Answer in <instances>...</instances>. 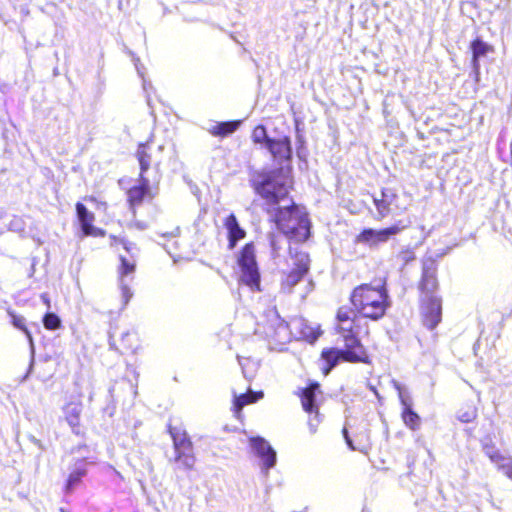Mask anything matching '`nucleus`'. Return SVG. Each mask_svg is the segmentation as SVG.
<instances>
[{"mask_svg": "<svg viewBox=\"0 0 512 512\" xmlns=\"http://www.w3.org/2000/svg\"><path fill=\"white\" fill-rule=\"evenodd\" d=\"M418 307L422 324L430 330L435 329L442 321L441 296L418 298Z\"/></svg>", "mask_w": 512, "mask_h": 512, "instance_id": "obj_8", "label": "nucleus"}, {"mask_svg": "<svg viewBox=\"0 0 512 512\" xmlns=\"http://www.w3.org/2000/svg\"><path fill=\"white\" fill-rule=\"evenodd\" d=\"M43 325L47 330H57L61 327V320L55 313L48 312L43 317Z\"/></svg>", "mask_w": 512, "mask_h": 512, "instance_id": "obj_33", "label": "nucleus"}, {"mask_svg": "<svg viewBox=\"0 0 512 512\" xmlns=\"http://www.w3.org/2000/svg\"><path fill=\"white\" fill-rule=\"evenodd\" d=\"M44 303H46L47 307H50V300L46 295L42 296Z\"/></svg>", "mask_w": 512, "mask_h": 512, "instance_id": "obj_44", "label": "nucleus"}, {"mask_svg": "<svg viewBox=\"0 0 512 512\" xmlns=\"http://www.w3.org/2000/svg\"><path fill=\"white\" fill-rule=\"evenodd\" d=\"M399 231L397 226H390L380 230L364 229L358 236L357 242L368 245H377L387 241L392 235Z\"/></svg>", "mask_w": 512, "mask_h": 512, "instance_id": "obj_15", "label": "nucleus"}, {"mask_svg": "<svg viewBox=\"0 0 512 512\" xmlns=\"http://www.w3.org/2000/svg\"><path fill=\"white\" fill-rule=\"evenodd\" d=\"M400 257L404 264H407L416 259L415 253L412 250H403L400 253Z\"/></svg>", "mask_w": 512, "mask_h": 512, "instance_id": "obj_38", "label": "nucleus"}, {"mask_svg": "<svg viewBox=\"0 0 512 512\" xmlns=\"http://www.w3.org/2000/svg\"><path fill=\"white\" fill-rule=\"evenodd\" d=\"M109 239L111 247H117L118 245H121L127 253L132 254L133 251L137 249L136 244L133 241L129 240L125 235H110Z\"/></svg>", "mask_w": 512, "mask_h": 512, "instance_id": "obj_26", "label": "nucleus"}, {"mask_svg": "<svg viewBox=\"0 0 512 512\" xmlns=\"http://www.w3.org/2000/svg\"><path fill=\"white\" fill-rule=\"evenodd\" d=\"M86 469L84 467L73 470L66 481V491L70 492L76 485L81 482V479L86 475Z\"/></svg>", "mask_w": 512, "mask_h": 512, "instance_id": "obj_29", "label": "nucleus"}, {"mask_svg": "<svg viewBox=\"0 0 512 512\" xmlns=\"http://www.w3.org/2000/svg\"><path fill=\"white\" fill-rule=\"evenodd\" d=\"M266 148L275 159L288 160L291 158V143L288 137H282L278 140L267 139Z\"/></svg>", "mask_w": 512, "mask_h": 512, "instance_id": "obj_17", "label": "nucleus"}, {"mask_svg": "<svg viewBox=\"0 0 512 512\" xmlns=\"http://www.w3.org/2000/svg\"><path fill=\"white\" fill-rule=\"evenodd\" d=\"M293 259V267L297 270L304 271L306 273L309 272L310 269V258L308 253L302 251H296L294 254H291Z\"/></svg>", "mask_w": 512, "mask_h": 512, "instance_id": "obj_24", "label": "nucleus"}, {"mask_svg": "<svg viewBox=\"0 0 512 512\" xmlns=\"http://www.w3.org/2000/svg\"><path fill=\"white\" fill-rule=\"evenodd\" d=\"M120 264L118 266V274L120 278H123L125 276H128L129 274H132L136 270V262L135 260H128L124 256L119 257Z\"/></svg>", "mask_w": 512, "mask_h": 512, "instance_id": "obj_28", "label": "nucleus"}, {"mask_svg": "<svg viewBox=\"0 0 512 512\" xmlns=\"http://www.w3.org/2000/svg\"><path fill=\"white\" fill-rule=\"evenodd\" d=\"M440 289L438 280V263L427 258L422 262L421 276L417 282L418 298L437 297Z\"/></svg>", "mask_w": 512, "mask_h": 512, "instance_id": "obj_6", "label": "nucleus"}, {"mask_svg": "<svg viewBox=\"0 0 512 512\" xmlns=\"http://www.w3.org/2000/svg\"><path fill=\"white\" fill-rule=\"evenodd\" d=\"M236 263L239 267V283L252 291H261V274L253 242H248L241 248Z\"/></svg>", "mask_w": 512, "mask_h": 512, "instance_id": "obj_4", "label": "nucleus"}, {"mask_svg": "<svg viewBox=\"0 0 512 512\" xmlns=\"http://www.w3.org/2000/svg\"><path fill=\"white\" fill-rule=\"evenodd\" d=\"M136 68H137V72L140 74V76L143 77V74L137 64H136Z\"/></svg>", "mask_w": 512, "mask_h": 512, "instance_id": "obj_45", "label": "nucleus"}, {"mask_svg": "<svg viewBox=\"0 0 512 512\" xmlns=\"http://www.w3.org/2000/svg\"><path fill=\"white\" fill-rule=\"evenodd\" d=\"M275 224L293 223L310 224L305 207L292 205L283 208H275L273 219Z\"/></svg>", "mask_w": 512, "mask_h": 512, "instance_id": "obj_10", "label": "nucleus"}, {"mask_svg": "<svg viewBox=\"0 0 512 512\" xmlns=\"http://www.w3.org/2000/svg\"><path fill=\"white\" fill-rule=\"evenodd\" d=\"M111 338V345L121 354L135 353L139 347V337L134 331L124 332L119 338Z\"/></svg>", "mask_w": 512, "mask_h": 512, "instance_id": "obj_16", "label": "nucleus"}, {"mask_svg": "<svg viewBox=\"0 0 512 512\" xmlns=\"http://www.w3.org/2000/svg\"><path fill=\"white\" fill-rule=\"evenodd\" d=\"M250 445L262 461L263 468L268 471L275 466L276 463V452L270 446V444L262 437H251Z\"/></svg>", "mask_w": 512, "mask_h": 512, "instance_id": "obj_12", "label": "nucleus"}, {"mask_svg": "<svg viewBox=\"0 0 512 512\" xmlns=\"http://www.w3.org/2000/svg\"><path fill=\"white\" fill-rule=\"evenodd\" d=\"M320 334V331H312L309 335L306 336V339L308 342L313 343L319 338Z\"/></svg>", "mask_w": 512, "mask_h": 512, "instance_id": "obj_39", "label": "nucleus"}, {"mask_svg": "<svg viewBox=\"0 0 512 512\" xmlns=\"http://www.w3.org/2000/svg\"><path fill=\"white\" fill-rule=\"evenodd\" d=\"M252 139L255 143H265V147L267 146V139H270L267 136V132L264 126L259 125L255 127L252 133Z\"/></svg>", "mask_w": 512, "mask_h": 512, "instance_id": "obj_35", "label": "nucleus"}, {"mask_svg": "<svg viewBox=\"0 0 512 512\" xmlns=\"http://www.w3.org/2000/svg\"><path fill=\"white\" fill-rule=\"evenodd\" d=\"M228 248L233 249L238 241L242 240L246 236V232L240 226H228Z\"/></svg>", "mask_w": 512, "mask_h": 512, "instance_id": "obj_27", "label": "nucleus"}, {"mask_svg": "<svg viewBox=\"0 0 512 512\" xmlns=\"http://www.w3.org/2000/svg\"><path fill=\"white\" fill-rule=\"evenodd\" d=\"M477 415V407L473 404H467L459 409L457 418L462 423H471L477 418Z\"/></svg>", "mask_w": 512, "mask_h": 512, "instance_id": "obj_25", "label": "nucleus"}, {"mask_svg": "<svg viewBox=\"0 0 512 512\" xmlns=\"http://www.w3.org/2000/svg\"><path fill=\"white\" fill-rule=\"evenodd\" d=\"M306 272L291 268L284 277L283 283L288 287H293L298 284L305 276Z\"/></svg>", "mask_w": 512, "mask_h": 512, "instance_id": "obj_30", "label": "nucleus"}, {"mask_svg": "<svg viewBox=\"0 0 512 512\" xmlns=\"http://www.w3.org/2000/svg\"><path fill=\"white\" fill-rule=\"evenodd\" d=\"M487 456L493 463H496V464H499L500 462H502L506 459L505 456L498 449L492 450V451H487Z\"/></svg>", "mask_w": 512, "mask_h": 512, "instance_id": "obj_36", "label": "nucleus"}, {"mask_svg": "<svg viewBox=\"0 0 512 512\" xmlns=\"http://www.w3.org/2000/svg\"><path fill=\"white\" fill-rule=\"evenodd\" d=\"M146 148V144H140L137 150V158L140 163L141 173L147 171L150 167L151 158L147 153Z\"/></svg>", "mask_w": 512, "mask_h": 512, "instance_id": "obj_31", "label": "nucleus"}, {"mask_svg": "<svg viewBox=\"0 0 512 512\" xmlns=\"http://www.w3.org/2000/svg\"><path fill=\"white\" fill-rule=\"evenodd\" d=\"M11 317H12V324L16 328H18L21 331H23L25 333V335L27 336V338L31 341L32 340V335H31L30 331L28 330V328L26 326L25 318L20 316V315H16V314H11Z\"/></svg>", "mask_w": 512, "mask_h": 512, "instance_id": "obj_34", "label": "nucleus"}, {"mask_svg": "<svg viewBox=\"0 0 512 512\" xmlns=\"http://www.w3.org/2000/svg\"><path fill=\"white\" fill-rule=\"evenodd\" d=\"M399 401L402 407L400 416L404 425L411 431L419 430L422 420L418 413L414 411L412 400L400 393Z\"/></svg>", "mask_w": 512, "mask_h": 512, "instance_id": "obj_14", "label": "nucleus"}, {"mask_svg": "<svg viewBox=\"0 0 512 512\" xmlns=\"http://www.w3.org/2000/svg\"><path fill=\"white\" fill-rule=\"evenodd\" d=\"M263 397L264 393L262 391L248 390L246 393L234 397L232 410L234 413L239 414L246 405L256 403Z\"/></svg>", "mask_w": 512, "mask_h": 512, "instance_id": "obj_20", "label": "nucleus"}, {"mask_svg": "<svg viewBox=\"0 0 512 512\" xmlns=\"http://www.w3.org/2000/svg\"><path fill=\"white\" fill-rule=\"evenodd\" d=\"M343 435H344V438L346 440V443L347 445L352 449V450H356L357 448L353 445V442L352 440L350 439L349 435H348V430L346 428H343Z\"/></svg>", "mask_w": 512, "mask_h": 512, "instance_id": "obj_40", "label": "nucleus"}, {"mask_svg": "<svg viewBox=\"0 0 512 512\" xmlns=\"http://www.w3.org/2000/svg\"><path fill=\"white\" fill-rule=\"evenodd\" d=\"M482 447L486 455L487 451L497 450L491 440H489V442H483Z\"/></svg>", "mask_w": 512, "mask_h": 512, "instance_id": "obj_41", "label": "nucleus"}, {"mask_svg": "<svg viewBox=\"0 0 512 512\" xmlns=\"http://www.w3.org/2000/svg\"><path fill=\"white\" fill-rule=\"evenodd\" d=\"M321 386L317 381H311L308 386L300 389L297 396L300 399L302 409L314 419L309 420V425L313 432L316 431L317 425L320 422L319 403L317 402L316 395L321 393Z\"/></svg>", "mask_w": 512, "mask_h": 512, "instance_id": "obj_7", "label": "nucleus"}, {"mask_svg": "<svg viewBox=\"0 0 512 512\" xmlns=\"http://www.w3.org/2000/svg\"><path fill=\"white\" fill-rule=\"evenodd\" d=\"M362 323L349 306L342 305L336 310L333 333L343 343V348H324L320 353L321 371L328 375L340 362L351 364H372V356L363 344L359 331Z\"/></svg>", "mask_w": 512, "mask_h": 512, "instance_id": "obj_1", "label": "nucleus"}, {"mask_svg": "<svg viewBox=\"0 0 512 512\" xmlns=\"http://www.w3.org/2000/svg\"><path fill=\"white\" fill-rule=\"evenodd\" d=\"M82 410L83 404L80 399L70 400L63 406L65 421L70 426L72 432L78 436L85 434V428L81 423Z\"/></svg>", "mask_w": 512, "mask_h": 512, "instance_id": "obj_11", "label": "nucleus"}, {"mask_svg": "<svg viewBox=\"0 0 512 512\" xmlns=\"http://www.w3.org/2000/svg\"><path fill=\"white\" fill-rule=\"evenodd\" d=\"M149 194L148 182L142 180L140 185L134 186L128 191V201L131 205H137Z\"/></svg>", "mask_w": 512, "mask_h": 512, "instance_id": "obj_23", "label": "nucleus"}, {"mask_svg": "<svg viewBox=\"0 0 512 512\" xmlns=\"http://www.w3.org/2000/svg\"><path fill=\"white\" fill-rule=\"evenodd\" d=\"M122 290H123V293L126 296V298H128L129 297V288L126 285H124L122 287Z\"/></svg>", "mask_w": 512, "mask_h": 512, "instance_id": "obj_43", "label": "nucleus"}, {"mask_svg": "<svg viewBox=\"0 0 512 512\" xmlns=\"http://www.w3.org/2000/svg\"><path fill=\"white\" fill-rule=\"evenodd\" d=\"M254 187L268 205L275 206L287 197L291 179L283 170H276L258 175L254 180Z\"/></svg>", "mask_w": 512, "mask_h": 512, "instance_id": "obj_3", "label": "nucleus"}, {"mask_svg": "<svg viewBox=\"0 0 512 512\" xmlns=\"http://www.w3.org/2000/svg\"><path fill=\"white\" fill-rule=\"evenodd\" d=\"M498 469L501 470L510 480H512V460L507 463L499 464Z\"/></svg>", "mask_w": 512, "mask_h": 512, "instance_id": "obj_37", "label": "nucleus"}, {"mask_svg": "<svg viewBox=\"0 0 512 512\" xmlns=\"http://www.w3.org/2000/svg\"><path fill=\"white\" fill-rule=\"evenodd\" d=\"M168 433L173 441L174 462L180 469L192 470L196 462V457L190 436L186 430L172 425H168Z\"/></svg>", "mask_w": 512, "mask_h": 512, "instance_id": "obj_5", "label": "nucleus"}, {"mask_svg": "<svg viewBox=\"0 0 512 512\" xmlns=\"http://www.w3.org/2000/svg\"><path fill=\"white\" fill-rule=\"evenodd\" d=\"M350 309L360 319L361 329L369 335L368 325L364 320L378 322L382 320L391 307L386 275L376 276L371 282L355 286L349 295Z\"/></svg>", "mask_w": 512, "mask_h": 512, "instance_id": "obj_2", "label": "nucleus"}, {"mask_svg": "<svg viewBox=\"0 0 512 512\" xmlns=\"http://www.w3.org/2000/svg\"><path fill=\"white\" fill-rule=\"evenodd\" d=\"M471 50L473 54L472 65L475 71L479 69V60L486 57L488 53L493 51L490 45L479 39L472 42Z\"/></svg>", "mask_w": 512, "mask_h": 512, "instance_id": "obj_22", "label": "nucleus"}, {"mask_svg": "<svg viewBox=\"0 0 512 512\" xmlns=\"http://www.w3.org/2000/svg\"><path fill=\"white\" fill-rule=\"evenodd\" d=\"M283 234L286 236L289 245H298L307 241L311 235V226H285ZM291 251V247L289 248Z\"/></svg>", "mask_w": 512, "mask_h": 512, "instance_id": "obj_18", "label": "nucleus"}, {"mask_svg": "<svg viewBox=\"0 0 512 512\" xmlns=\"http://www.w3.org/2000/svg\"><path fill=\"white\" fill-rule=\"evenodd\" d=\"M225 224H237L236 217L233 214L229 215Z\"/></svg>", "mask_w": 512, "mask_h": 512, "instance_id": "obj_42", "label": "nucleus"}, {"mask_svg": "<svg viewBox=\"0 0 512 512\" xmlns=\"http://www.w3.org/2000/svg\"><path fill=\"white\" fill-rule=\"evenodd\" d=\"M265 335L271 349L277 351H282L284 346L291 342L293 338L289 324L283 319L270 323Z\"/></svg>", "mask_w": 512, "mask_h": 512, "instance_id": "obj_9", "label": "nucleus"}, {"mask_svg": "<svg viewBox=\"0 0 512 512\" xmlns=\"http://www.w3.org/2000/svg\"><path fill=\"white\" fill-rule=\"evenodd\" d=\"M78 236L80 238L85 237H104L105 231L97 226H81Z\"/></svg>", "mask_w": 512, "mask_h": 512, "instance_id": "obj_32", "label": "nucleus"}, {"mask_svg": "<svg viewBox=\"0 0 512 512\" xmlns=\"http://www.w3.org/2000/svg\"><path fill=\"white\" fill-rule=\"evenodd\" d=\"M240 125V121L215 122L207 127V131L213 136L225 137L235 132Z\"/></svg>", "mask_w": 512, "mask_h": 512, "instance_id": "obj_21", "label": "nucleus"}, {"mask_svg": "<svg viewBox=\"0 0 512 512\" xmlns=\"http://www.w3.org/2000/svg\"><path fill=\"white\" fill-rule=\"evenodd\" d=\"M106 209L104 202L98 201L94 196H88L84 198V203L78 202L76 204V213L80 221V224H92L95 220L94 210Z\"/></svg>", "mask_w": 512, "mask_h": 512, "instance_id": "obj_13", "label": "nucleus"}, {"mask_svg": "<svg viewBox=\"0 0 512 512\" xmlns=\"http://www.w3.org/2000/svg\"><path fill=\"white\" fill-rule=\"evenodd\" d=\"M397 196L392 189H383L380 193V196H375L373 198L374 204L378 210V213L381 217H384L388 213L392 211V206L396 200Z\"/></svg>", "mask_w": 512, "mask_h": 512, "instance_id": "obj_19", "label": "nucleus"}, {"mask_svg": "<svg viewBox=\"0 0 512 512\" xmlns=\"http://www.w3.org/2000/svg\"><path fill=\"white\" fill-rule=\"evenodd\" d=\"M60 512H66L64 508H60Z\"/></svg>", "mask_w": 512, "mask_h": 512, "instance_id": "obj_46", "label": "nucleus"}]
</instances>
